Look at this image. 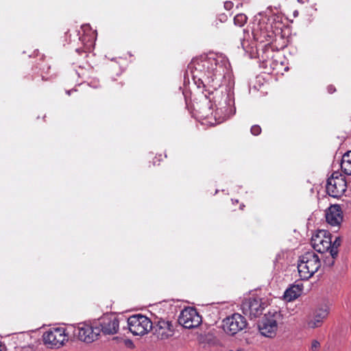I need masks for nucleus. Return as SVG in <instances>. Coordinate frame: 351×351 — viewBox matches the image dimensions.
I'll list each match as a JSON object with an SVG mask.
<instances>
[{"mask_svg":"<svg viewBox=\"0 0 351 351\" xmlns=\"http://www.w3.org/2000/svg\"><path fill=\"white\" fill-rule=\"evenodd\" d=\"M228 19V16L226 14H219L218 16V20L221 22V23H224L227 21Z\"/></svg>","mask_w":351,"mask_h":351,"instance_id":"obj_25","label":"nucleus"},{"mask_svg":"<svg viewBox=\"0 0 351 351\" xmlns=\"http://www.w3.org/2000/svg\"><path fill=\"white\" fill-rule=\"evenodd\" d=\"M346 177L338 171L333 172L327 179L326 185V193L330 197L339 198L347 190Z\"/></svg>","mask_w":351,"mask_h":351,"instance_id":"obj_3","label":"nucleus"},{"mask_svg":"<svg viewBox=\"0 0 351 351\" xmlns=\"http://www.w3.org/2000/svg\"><path fill=\"white\" fill-rule=\"evenodd\" d=\"M302 291V285H294L285 291L283 298L286 301L291 302L299 297L301 295Z\"/></svg>","mask_w":351,"mask_h":351,"instance_id":"obj_18","label":"nucleus"},{"mask_svg":"<svg viewBox=\"0 0 351 351\" xmlns=\"http://www.w3.org/2000/svg\"><path fill=\"white\" fill-rule=\"evenodd\" d=\"M243 207H244V205H243V204H241V205L240 206V208H241V209H243Z\"/></svg>","mask_w":351,"mask_h":351,"instance_id":"obj_32","label":"nucleus"},{"mask_svg":"<svg viewBox=\"0 0 351 351\" xmlns=\"http://www.w3.org/2000/svg\"><path fill=\"white\" fill-rule=\"evenodd\" d=\"M252 34L254 39L260 43H267L265 47H269V45L274 40L275 33L272 29L271 25L260 23L253 29Z\"/></svg>","mask_w":351,"mask_h":351,"instance_id":"obj_11","label":"nucleus"},{"mask_svg":"<svg viewBox=\"0 0 351 351\" xmlns=\"http://www.w3.org/2000/svg\"><path fill=\"white\" fill-rule=\"evenodd\" d=\"M328 91L329 92V93H332L335 91V88L332 86H329L328 87Z\"/></svg>","mask_w":351,"mask_h":351,"instance_id":"obj_26","label":"nucleus"},{"mask_svg":"<svg viewBox=\"0 0 351 351\" xmlns=\"http://www.w3.org/2000/svg\"><path fill=\"white\" fill-rule=\"evenodd\" d=\"M241 46H242V48L243 49V50H245L247 52H248L251 48L250 47V45L248 44V41H246L245 40L241 41Z\"/></svg>","mask_w":351,"mask_h":351,"instance_id":"obj_24","label":"nucleus"},{"mask_svg":"<svg viewBox=\"0 0 351 351\" xmlns=\"http://www.w3.org/2000/svg\"><path fill=\"white\" fill-rule=\"evenodd\" d=\"M320 348V343L317 340H313L311 346V350L312 351H317Z\"/></svg>","mask_w":351,"mask_h":351,"instance_id":"obj_23","label":"nucleus"},{"mask_svg":"<svg viewBox=\"0 0 351 351\" xmlns=\"http://www.w3.org/2000/svg\"><path fill=\"white\" fill-rule=\"evenodd\" d=\"M266 306L267 304L259 298H249L243 301L241 309L245 315L252 318L261 315Z\"/></svg>","mask_w":351,"mask_h":351,"instance_id":"obj_9","label":"nucleus"},{"mask_svg":"<svg viewBox=\"0 0 351 351\" xmlns=\"http://www.w3.org/2000/svg\"><path fill=\"white\" fill-rule=\"evenodd\" d=\"M229 351H234V350H230Z\"/></svg>","mask_w":351,"mask_h":351,"instance_id":"obj_34","label":"nucleus"},{"mask_svg":"<svg viewBox=\"0 0 351 351\" xmlns=\"http://www.w3.org/2000/svg\"><path fill=\"white\" fill-rule=\"evenodd\" d=\"M93 88H97L99 86L98 82H95L93 85H91Z\"/></svg>","mask_w":351,"mask_h":351,"instance_id":"obj_27","label":"nucleus"},{"mask_svg":"<svg viewBox=\"0 0 351 351\" xmlns=\"http://www.w3.org/2000/svg\"><path fill=\"white\" fill-rule=\"evenodd\" d=\"M130 331L134 335L143 336L147 334L152 328V321L146 316L134 315L128 319Z\"/></svg>","mask_w":351,"mask_h":351,"instance_id":"obj_4","label":"nucleus"},{"mask_svg":"<svg viewBox=\"0 0 351 351\" xmlns=\"http://www.w3.org/2000/svg\"><path fill=\"white\" fill-rule=\"evenodd\" d=\"M341 238L339 237H336L333 242L331 241L330 255H331L332 261H331V263H330V265H333L334 259L337 256V254H338L337 248L341 245Z\"/></svg>","mask_w":351,"mask_h":351,"instance_id":"obj_20","label":"nucleus"},{"mask_svg":"<svg viewBox=\"0 0 351 351\" xmlns=\"http://www.w3.org/2000/svg\"><path fill=\"white\" fill-rule=\"evenodd\" d=\"M321 267L318 255L313 251L307 252L300 257L298 269L302 280H308Z\"/></svg>","mask_w":351,"mask_h":351,"instance_id":"obj_2","label":"nucleus"},{"mask_svg":"<svg viewBox=\"0 0 351 351\" xmlns=\"http://www.w3.org/2000/svg\"><path fill=\"white\" fill-rule=\"evenodd\" d=\"M250 131L253 135L256 136V135H258L259 134H261V128L259 125H254L252 126Z\"/></svg>","mask_w":351,"mask_h":351,"instance_id":"obj_22","label":"nucleus"},{"mask_svg":"<svg viewBox=\"0 0 351 351\" xmlns=\"http://www.w3.org/2000/svg\"><path fill=\"white\" fill-rule=\"evenodd\" d=\"M197 88L213 103L214 118L220 123L234 114V80L228 58L217 53H209L193 59L188 66Z\"/></svg>","mask_w":351,"mask_h":351,"instance_id":"obj_1","label":"nucleus"},{"mask_svg":"<svg viewBox=\"0 0 351 351\" xmlns=\"http://www.w3.org/2000/svg\"><path fill=\"white\" fill-rule=\"evenodd\" d=\"M153 335L157 339L166 340L171 337L175 329L171 321L165 319H158L152 323Z\"/></svg>","mask_w":351,"mask_h":351,"instance_id":"obj_8","label":"nucleus"},{"mask_svg":"<svg viewBox=\"0 0 351 351\" xmlns=\"http://www.w3.org/2000/svg\"><path fill=\"white\" fill-rule=\"evenodd\" d=\"M341 169L344 173L351 176V150L343 155Z\"/></svg>","mask_w":351,"mask_h":351,"instance_id":"obj_19","label":"nucleus"},{"mask_svg":"<svg viewBox=\"0 0 351 351\" xmlns=\"http://www.w3.org/2000/svg\"><path fill=\"white\" fill-rule=\"evenodd\" d=\"M178 322L186 328H193L201 324L202 317L194 308L188 307L181 311Z\"/></svg>","mask_w":351,"mask_h":351,"instance_id":"obj_12","label":"nucleus"},{"mask_svg":"<svg viewBox=\"0 0 351 351\" xmlns=\"http://www.w3.org/2000/svg\"><path fill=\"white\" fill-rule=\"evenodd\" d=\"M279 317L280 313L277 311L265 314L258 324V329L261 335L267 337H274L277 331V321Z\"/></svg>","mask_w":351,"mask_h":351,"instance_id":"obj_6","label":"nucleus"},{"mask_svg":"<svg viewBox=\"0 0 351 351\" xmlns=\"http://www.w3.org/2000/svg\"><path fill=\"white\" fill-rule=\"evenodd\" d=\"M297 14H298V12H297V11H295V12H294V16H296Z\"/></svg>","mask_w":351,"mask_h":351,"instance_id":"obj_33","label":"nucleus"},{"mask_svg":"<svg viewBox=\"0 0 351 351\" xmlns=\"http://www.w3.org/2000/svg\"><path fill=\"white\" fill-rule=\"evenodd\" d=\"M311 243L314 250L319 253L330 252L331 237L324 230L312 237Z\"/></svg>","mask_w":351,"mask_h":351,"instance_id":"obj_14","label":"nucleus"},{"mask_svg":"<svg viewBox=\"0 0 351 351\" xmlns=\"http://www.w3.org/2000/svg\"><path fill=\"white\" fill-rule=\"evenodd\" d=\"M223 323L224 331L230 335L237 334L247 326L245 318L239 313H234L226 317Z\"/></svg>","mask_w":351,"mask_h":351,"instance_id":"obj_10","label":"nucleus"},{"mask_svg":"<svg viewBox=\"0 0 351 351\" xmlns=\"http://www.w3.org/2000/svg\"><path fill=\"white\" fill-rule=\"evenodd\" d=\"M298 1L300 3H304V0H298Z\"/></svg>","mask_w":351,"mask_h":351,"instance_id":"obj_29","label":"nucleus"},{"mask_svg":"<svg viewBox=\"0 0 351 351\" xmlns=\"http://www.w3.org/2000/svg\"><path fill=\"white\" fill-rule=\"evenodd\" d=\"M247 17L244 14H238L234 17V23L239 27L243 26L247 22Z\"/></svg>","mask_w":351,"mask_h":351,"instance_id":"obj_21","label":"nucleus"},{"mask_svg":"<svg viewBox=\"0 0 351 351\" xmlns=\"http://www.w3.org/2000/svg\"><path fill=\"white\" fill-rule=\"evenodd\" d=\"M45 344L49 347L58 348L68 341V334L63 327L51 328L43 335Z\"/></svg>","mask_w":351,"mask_h":351,"instance_id":"obj_5","label":"nucleus"},{"mask_svg":"<svg viewBox=\"0 0 351 351\" xmlns=\"http://www.w3.org/2000/svg\"><path fill=\"white\" fill-rule=\"evenodd\" d=\"M99 324L101 332L105 335H114L119 329V319L115 314H106L99 319Z\"/></svg>","mask_w":351,"mask_h":351,"instance_id":"obj_13","label":"nucleus"},{"mask_svg":"<svg viewBox=\"0 0 351 351\" xmlns=\"http://www.w3.org/2000/svg\"><path fill=\"white\" fill-rule=\"evenodd\" d=\"M329 311L330 307L327 304H324L319 307L315 312L313 317L308 320L307 325L308 328H315L321 326L323 320L327 317Z\"/></svg>","mask_w":351,"mask_h":351,"instance_id":"obj_16","label":"nucleus"},{"mask_svg":"<svg viewBox=\"0 0 351 351\" xmlns=\"http://www.w3.org/2000/svg\"><path fill=\"white\" fill-rule=\"evenodd\" d=\"M326 220L331 226L339 227L343 221V213L340 206H330L326 210Z\"/></svg>","mask_w":351,"mask_h":351,"instance_id":"obj_15","label":"nucleus"},{"mask_svg":"<svg viewBox=\"0 0 351 351\" xmlns=\"http://www.w3.org/2000/svg\"><path fill=\"white\" fill-rule=\"evenodd\" d=\"M236 351H244V350H243V349H241V348H238V349H237V350H236Z\"/></svg>","mask_w":351,"mask_h":351,"instance_id":"obj_30","label":"nucleus"},{"mask_svg":"<svg viewBox=\"0 0 351 351\" xmlns=\"http://www.w3.org/2000/svg\"><path fill=\"white\" fill-rule=\"evenodd\" d=\"M101 330L99 327L93 326L86 323L79 324L74 328L73 333L78 339L86 343H91L97 339Z\"/></svg>","mask_w":351,"mask_h":351,"instance_id":"obj_7","label":"nucleus"},{"mask_svg":"<svg viewBox=\"0 0 351 351\" xmlns=\"http://www.w3.org/2000/svg\"><path fill=\"white\" fill-rule=\"evenodd\" d=\"M81 29L83 35L80 37V40L84 45L86 51L90 50L96 39V32L93 31L88 24L82 25Z\"/></svg>","mask_w":351,"mask_h":351,"instance_id":"obj_17","label":"nucleus"},{"mask_svg":"<svg viewBox=\"0 0 351 351\" xmlns=\"http://www.w3.org/2000/svg\"><path fill=\"white\" fill-rule=\"evenodd\" d=\"M71 90H67L66 93L69 95L71 94Z\"/></svg>","mask_w":351,"mask_h":351,"instance_id":"obj_31","label":"nucleus"},{"mask_svg":"<svg viewBox=\"0 0 351 351\" xmlns=\"http://www.w3.org/2000/svg\"><path fill=\"white\" fill-rule=\"evenodd\" d=\"M81 51H84V49H76V52H77L78 53H81Z\"/></svg>","mask_w":351,"mask_h":351,"instance_id":"obj_28","label":"nucleus"}]
</instances>
